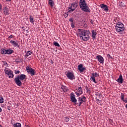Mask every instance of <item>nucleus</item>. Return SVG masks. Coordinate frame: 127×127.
<instances>
[{"label": "nucleus", "mask_w": 127, "mask_h": 127, "mask_svg": "<svg viewBox=\"0 0 127 127\" xmlns=\"http://www.w3.org/2000/svg\"><path fill=\"white\" fill-rule=\"evenodd\" d=\"M1 7H2L1 4L0 3V10H1Z\"/></svg>", "instance_id": "nucleus-48"}, {"label": "nucleus", "mask_w": 127, "mask_h": 127, "mask_svg": "<svg viewBox=\"0 0 127 127\" xmlns=\"http://www.w3.org/2000/svg\"><path fill=\"white\" fill-rule=\"evenodd\" d=\"M115 29L117 32L122 33L123 31H125L126 28H125V25L121 22H118L116 23V25L115 26Z\"/></svg>", "instance_id": "nucleus-4"}, {"label": "nucleus", "mask_w": 127, "mask_h": 127, "mask_svg": "<svg viewBox=\"0 0 127 127\" xmlns=\"http://www.w3.org/2000/svg\"><path fill=\"white\" fill-rule=\"evenodd\" d=\"M92 77H93L94 78H95L96 77H99V74L97 73H92Z\"/></svg>", "instance_id": "nucleus-26"}, {"label": "nucleus", "mask_w": 127, "mask_h": 127, "mask_svg": "<svg viewBox=\"0 0 127 127\" xmlns=\"http://www.w3.org/2000/svg\"><path fill=\"white\" fill-rule=\"evenodd\" d=\"M6 1H11V0H6Z\"/></svg>", "instance_id": "nucleus-52"}, {"label": "nucleus", "mask_w": 127, "mask_h": 127, "mask_svg": "<svg viewBox=\"0 0 127 127\" xmlns=\"http://www.w3.org/2000/svg\"><path fill=\"white\" fill-rule=\"evenodd\" d=\"M54 45H55V46H57V47H60V45L56 42H54Z\"/></svg>", "instance_id": "nucleus-27"}, {"label": "nucleus", "mask_w": 127, "mask_h": 127, "mask_svg": "<svg viewBox=\"0 0 127 127\" xmlns=\"http://www.w3.org/2000/svg\"><path fill=\"white\" fill-rule=\"evenodd\" d=\"M64 17H67L68 16V15H69V14L68 13H64Z\"/></svg>", "instance_id": "nucleus-35"}, {"label": "nucleus", "mask_w": 127, "mask_h": 127, "mask_svg": "<svg viewBox=\"0 0 127 127\" xmlns=\"http://www.w3.org/2000/svg\"><path fill=\"white\" fill-rule=\"evenodd\" d=\"M75 94L77 95V97L80 96V95L83 94V91H82V88L81 87H78V91L75 92Z\"/></svg>", "instance_id": "nucleus-12"}, {"label": "nucleus", "mask_w": 127, "mask_h": 127, "mask_svg": "<svg viewBox=\"0 0 127 127\" xmlns=\"http://www.w3.org/2000/svg\"><path fill=\"white\" fill-rule=\"evenodd\" d=\"M120 6H122V7L125 6V3L124 2H121L120 3Z\"/></svg>", "instance_id": "nucleus-34"}, {"label": "nucleus", "mask_w": 127, "mask_h": 127, "mask_svg": "<svg viewBox=\"0 0 127 127\" xmlns=\"http://www.w3.org/2000/svg\"><path fill=\"white\" fill-rule=\"evenodd\" d=\"M102 8H103L104 11H109L108 5L103 4L101 6Z\"/></svg>", "instance_id": "nucleus-17"}, {"label": "nucleus", "mask_w": 127, "mask_h": 127, "mask_svg": "<svg viewBox=\"0 0 127 127\" xmlns=\"http://www.w3.org/2000/svg\"><path fill=\"white\" fill-rule=\"evenodd\" d=\"M78 102V103H77V105H78L79 107H80L83 103H85V102H86V97H83L82 98L79 97Z\"/></svg>", "instance_id": "nucleus-8"}, {"label": "nucleus", "mask_w": 127, "mask_h": 127, "mask_svg": "<svg viewBox=\"0 0 127 127\" xmlns=\"http://www.w3.org/2000/svg\"><path fill=\"white\" fill-rule=\"evenodd\" d=\"M50 0V1H52V0Z\"/></svg>", "instance_id": "nucleus-53"}, {"label": "nucleus", "mask_w": 127, "mask_h": 127, "mask_svg": "<svg viewBox=\"0 0 127 127\" xmlns=\"http://www.w3.org/2000/svg\"><path fill=\"white\" fill-rule=\"evenodd\" d=\"M69 21L71 22V23H74V22H73L74 19H73V18H70L69 19Z\"/></svg>", "instance_id": "nucleus-33"}, {"label": "nucleus", "mask_w": 127, "mask_h": 127, "mask_svg": "<svg viewBox=\"0 0 127 127\" xmlns=\"http://www.w3.org/2000/svg\"><path fill=\"white\" fill-rule=\"evenodd\" d=\"M79 6L84 12H90L91 10L90 8L88 6V4L86 3V0H79Z\"/></svg>", "instance_id": "nucleus-2"}, {"label": "nucleus", "mask_w": 127, "mask_h": 127, "mask_svg": "<svg viewBox=\"0 0 127 127\" xmlns=\"http://www.w3.org/2000/svg\"><path fill=\"white\" fill-rule=\"evenodd\" d=\"M7 110H8V111H10V106H7Z\"/></svg>", "instance_id": "nucleus-43"}, {"label": "nucleus", "mask_w": 127, "mask_h": 127, "mask_svg": "<svg viewBox=\"0 0 127 127\" xmlns=\"http://www.w3.org/2000/svg\"><path fill=\"white\" fill-rule=\"evenodd\" d=\"M49 4L51 5L52 7H53V5H54V2L51 1L49 2Z\"/></svg>", "instance_id": "nucleus-30"}, {"label": "nucleus", "mask_w": 127, "mask_h": 127, "mask_svg": "<svg viewBox=\"0 0 127 127\" xmlns=\"http://www.w3.org/2000/svg\"><path fill=\"white\" fill-rule=\"evenodd\" d=\"M1 112H2V109L0 107V113H1Z\"/></svg>", "instance_id": "nucleus-50"}, {"label": "nucleus", "mask_w": 127, "mask_h": 127, "mask_svg": "<svg viewBox=\"0 0 127 127\" xmlns=\"http://www.w3.org/2000/svg\"><path fill=\"white\" fill-rule=\"evenodd\" d=\"M116 81L119 83V84H123V81H124V79H123V75L120 74L119 78Z\"/></svg>", "instance_id": "nucleus-15"}, {"label": "nucleus", "mask_w": 127, "mask_h": 127, "mask_svg": "<svg viewBox=\"0 0 127 127\" xmlns=\"http://www.w3.org/2000/svg\"><path fill=\"white\" fill-rule=\"evenodd\" d=\"M4 72L5 73L9 76V78H13V77H14V75H13V71L10 70H5Z\"/></svg>", "instance_id": "nucleus-9"}, {"label": "nucleus", "mask_w": 127, "mask_h": 127, "mask_svg": "<svg viewBox=\"0 0 127 127\" xmlns=\"http://www.w3.org/2000/svg\"><path fill=\"white\" fill-rule=\"evenodd\" d=\"M123 102H124V103H127V97L124 100Z\"/></svg>", "instance_id": "nucleus-40"}, {"label": "nucleus", "mask_w": 127, "mask_h": 127, "mask_svg": "<svg viewBox=\"0 0 127 127\" xmlns=\"http://www.w3.org/2000/svg\"><path fill=\"white\" fill-rule=\"evenodd\" d=\"M26 69L28 74H30L31 76H35L36 74V71L35 70V69L28 66L26 67Z\"/></svg>", "instance_id": "nucleus-6"}, {"label": "nucleus", "mask_w": 127, "mask_h": 127, "mask_svg": "<svg viewBox=\"0 0 127 127\" xmlns=\"http://www.w3.org/2000/svg\"><path fill=\"white\" fill-rule=\"evenodd\" d=\"M15 62H16V63H19V62H20L19 61V59H16L15 60Z\"/></svg>", "instance_id": "nucleus-39"}, {"label": "nucleus", "mask_w": 127, "mask_h": 127, "mask_svg": "<svg viewBox=\"0 0 127 127\" xmlns=\"http://www.w3.org/2000/svg\"><path fill=\"white\" fill-rule=\"evenodd\" d=\"M97 35V32H96L95 30H92V38L93 39H96V36Z\"/></svg>", "instance_id": "nucleus-18"}, {"label": "nucleus", "mask_w": 127, "mask_h": 127, "mask_svg": "<svg viewBox=\"0 0 127 127\" xmlns=\"http://www.w3.org/2000/svg\"><path fill=\"white\" fill-rule=\"evenodd\" d=\"M1 54H6V50L4 49H1Z\"/></svg>", "instance_id": "nucleus-25"}, {"label": "nucleus", "mask_w": 127, "mask_h": 127, "mask_svg": "<svg viewBox=\"0 0 127 127\" xmlns=\"http://www.w3.org/2000/svg\"><path fill=\"white\" fill-rule=\"evenodd\" d=\"M77 3L76 2H72L71 5H69L68 8V12H73V11H74V10H75V9H76V8H77Z\"/></svg>", "instance_id": "nucleus-5"}, {"label": "nucleus", "mask_w": 127, "mask_h": 127, "mask_svg": "<svg viewBox=\"0 0 127 127\" xmlns=\"http://www.w3.org/2000/svg\"><path fill=\"white\" fill-rule=\"evenodd\" d=\"M31 54H32V53L30 51H28L27 53H26V54L25 55V57L26 58H27V57H28L29 55H31Z\"/></svg>", "instance_id": "nucleus-24"}, {"label": "nucleus", "mask_w": 127, "mask_h": 127, "mask_svg": "<svg viewBox=\"0 0 127 127\" xmlns=\"http://www.w3.org/2000/svg\"><path fill=\"white\" fill-rule=\"evenodd\" d=\"M23 28H24V27H22V29H23V31H25V29H23Z\"/></svg>", "instance_id": "nucleus-49"}, {"label": "nucleus", "mask_w": 127, "mask_h": 127, "mask_svg": "<svg viewBox=\"0 0 127 127\" xmlns=\"http://www.w3.org/2000/svg\"><path fill=\"white\" fill-rule=\"evenodd\" d=\"M14 127H21V124L19 123H16L15 124L13 125Z\"/></svg>", "instance_id": "nucleus-23"}, {"label": "nucleus", "mask_w": 127, "mask_h": 127, "mask_svg": "<svg viewBox=\"0 0 127 127\" xmlns=\"http://www.w3.org/2000/svg\"><path fill=\"white\" fill-rule=\"evenodd\" d=\"M115 22H117V23H118V22H119V20H118V19H115Z\"/></svg>", "instance_id": "nucleus-44"}, {"label": "nucleus", "mask_w": 127, "mask_h": 127, "mask_svg": "<svg viewBox=\"0 0 127 127\" xmlns=\"http://www.w3.org/2000/svg\"><path fill=\"white\" fill-rule=\"evenodd\" d=\"M108 57H109V58H111V59H113V57L111 56V55L108 54L107 55Z\"/></svg>", "instance_id": "nucleus-41"}, {"label": "nucleus", "mask_w": 127, "mask_h": 127, "mask_svg": "<svg viewBox=\"0 0 127 127\" xmlns=\"http://www.w3.org/2000/svg\"><path fill=\"white\" fill-rule=\"evenodd\" d=\"M27 32H28V31L27 30Z\"/></svg>", "instance_id": "nucleus-54"}, {"label": "nucleus", "mask_w": 127, "mask_h": 127, "mask_svg": "<svg viewBox=\"0 0 127 127\" xmlns=\"http://www.w3.org/2000/svg\"><path fill=\"white\" fill-rule=\"evenodd\" d=\"M86 90L87 93H90V90L89 89V88H88V87H86Z\"/></svg>", "instance_id": "nucleus-38"}, {"label": "nucleus", "mask_w": 127, "mask_h": 127, "mask_svg": "<svg viewBox=\"0 0 127 127\" xmlns=\"http://www.w3.org/2000/svg\"><path fill=\"white\" fill-rule=\"evenodd\" d=\"M51 64H53V63H54V62H53V61L51 60Z\"/></svg>", "instance_id": "nucleus-51"}, {"label": "nucleus", "mask_w": 127, "mask_h": 127, "mask_svg": "<svg viewBox=\"0 0 127 127\" xmlns=\"http://www.w3.org/2000/svg\"><path fill=\"white\" fill-rule=\"evenodd\" d=\"M13 53V50L11 49L6 50V54H12Z\"/></svg>", "instance_id": "nucleus-21"}, {"label": "nucleus", "mask_w": 127, "mask_h": 127, "mask_svg": "<svg viewBox=\"0 0 127 127\" xmlns=\"http://www.w3.org/2000/svg\"><path fill=\"white\" fill-rule=\"evenodd\" d=\"M121 99L122 101H124L125 100V94H124L123 93H121Z\"/></svg>", "instance_id": "nucleus-29"}, {"label": "nucleus", "mask_w": 127, "mask_h": 127, "mask_svg": "<svg viewBox=\"0 0 127 127\" xmlns=\"http://www.w3.org/2000/svg\"><path fill=\"white\" fill-rule=\"evenodd\" d=\"M26 78V75L25 74H21L20 75H17V77L14 78V81L15 84L19 86V87H21L22 85V83L21 81H23L24 79Z\"/></svg>", "instance_id": "nucleus-3"}, {"label": "nucleus", "mask_w": 127, "mask_h": 127, "mask_svg": "<svg viewBox=\"0 0 127 127\" xmlns=\"http://www.w3.org/2000/svg\"><path fill=\"white\" fill-rule=\"evenodd\" d=\"M66 76L69 80H75V75H74V72H67Z\"/></svg>", "instance_id": "nucleus-7"}, {"label": "nucleus", "mask_w": 127, "mask_h": 127, "mask_svg": "<svg viewBox=\"0 0 127 127\" xmlns=\"http://www.w3.org/2000/svg\"><path fill=\"white\" fill-rule=\"evenodd\" d=\"M61 91L62 92H67L68 91V88L64 86H62L61 88Z\"/></svg>", "instance_id": "nucleus-20"}, {"label": "nucleus", "mask_w": 127, "mask_h": 127, "mask_svg": "<svg viewBox=\"0 0 127 127\" xmlns=\"http://www.w3.org/2000/svg\"><path fill=\"white\" fill-rule=\"evenodd\" d=\"M9 11V9L6 7H4L3 13L5 15H8V14H9V13H8Z\"/></svg>", "instance_id": "nucleus-16"}, {"label": "nucleus", "mask_w": 127, "mask_h": 127, "mask_svg": "<svg viewBox=\"0 0 127 127\" xmlns=\"http://www.w3.org/2000/svg\"><path fill=\"white\" fill-rule=\"evenodd\" d=\"M69 119L68 117H64V121L65 122H66V123H68V122L69 121Z\"/></svg>", "instance_id": "nucleus-32"}, {"label": "nucleus", "mask_w": 127, "mask_h": 127, "mask_svg": "<svg viewBox=\"0 0 127 127\" xmlns=\"http://www.w3.org/2000/svg\"><path fill=\"white\" fill-rule=\"evenodd\" d=\"M3 65H4V66H6V65H7V63H6V62H3Z\"/></svg>", "instance_id": "nucleus-36"}, {"label": "nucleus", "mask_w": 127, "mask_h": 127, "mask_svg": "<svg viewBox=\"0 0 127 127\" xmlns=\"http://www.w3.org/2000/svg\"><path fill=\"white\" fill-rule=\"evenodd\" d=\"M19 73H20V71L19 70H15V74H17Z\"/></svg>", "instance_id": "nucleus-37"}, {"label": "nucleus", "mask_w": 127, "mask_h": 127, "mask_svg": "<svg viewBox=\"0 0 127 127\" xmlns=\"http://www.w3.org/2000/svg\"><path fill=\"white\" fill-rule=\"evenodd\" d=\"M13 36L12 35H10L9 37H8V38H13Z\"/></svg>", "instance_id": "nucleus-45"}, {"label": "nucleus", "mask_w": 127, "mask_h": 127, "mask_svg": "<svg viewBox=\"0 0 127 127\" xmlns=\"http://www.w3.org/2000/svg\"><path fill=\"white\" fill-rule=\"evenodd\" d=\"M70 99L72 103H74L75 105H77V99H76V97H75V95L73 92L70 94Z\"/></svg>", "instance_id": "nucleus-10"}, {"label": "nucleus", "mask_w": 127, "mask_h": 127, "mask_svg": "<svg viewBox=\"0 0 127 127\" xmlns=\"http://www.w3.org/2000/svg\"><path fill=\"white\" fill-rule=\"evenodd\" d=\"M83 24H84V25H87V22L84 21V22H83Z\"/></svg>", "instance_id": "nucleus-46"}, {"label": "nucleus", "mask_w": 127, "mask_h": 127, "mask_svg": "<svg viewBox=\"0 0 127 127\" xmlns=\"http://www.w3.org/2000/svg\"><path fill=\"white\" fill-rule=\"evenodd\" d=\"M100 94L99 93H97L95 95L96 96V97H98L99 95H100Z\"/></svg>", "instance_id": "nucleus-47"}, {"label": "nucleus", "mask_w": 127, "mask_h": 127, "mask_svg": "<svg viewBox=\"0 0 127 127\" xmlns=\"http://www.w3.org/2000/svg\"><path fill=\"white\" fill-rule=\"evenodd\" d=\"M71 27L72 28H74V27H75V26H74V23H71Z\"/></svg>", "instance_id": "nucleus-42"}, {"label": "nucleus", "mask_w": 127, "mask_h": 127, "mask_svg": "<svg viewBox=\"0 0 127 127\" xmlns=\"http://www.w3.org/2000/svg\"><path fill=\"white\" fill-rule=\"evenodd\" d=\"M101 97H102V95H101V94H100L98 95V96L96 97L95 99H96V100L97 101V102H100V101H102L101 100Z\"/></svg>", "instance_id": "nucleus-22"}, {"label": "nucleus", "mask_w": 127, "mask_h": 127, "mask_svg": "<svg viewBox=\"0 0 127 127\" xmlns=\"http://www.w3.org/2000/svg\"><path fill=\"white\" fill-rule=\"evenodd\" d=\"M2 103H3V98L0 97V104H2Z\"/></svg>", "instance_id": "nucleus-31"}, {"label": "nucleus", "mask_w": 127, "mask_h": 127, "mask_svg": "<svg viewBox=\"0 0 127 127\" xmlns=\"http://www.w3.org/2000/svg\"><path fill=\"white\" fill-rule=\"evenodd\" d=\"M90 80H91V81H93V82H94L95 83H97V81H96V79H95V77H93V76L91 77Z\"/></svg>", "instance_id": "nucleus-28"}, {"label": "nucleus", "mask_w": 127, "mask_h": 127, "mask_svg": "<svg viewBox=\"0 0 127 127\" xmlns=\"http://www.w3.org/2000/svg\"><path fill=\"white\" fill-rule=\"evenodd\" d=\"M78 31L79 32L78 34L80 36V39L83 40V41H87L90 40V34H91V32L88 30H83L81 29H78Z\"/></svg>", "instance_id": "nucleus-1"}, {"label": "nucleus", "mask_w": 127, "mask_h": 127, "mask_svg": "<svg viewBox=\"0 0 127 127\" xmlns=\"http://www.w3.org/2000/svg\"><path fill=\"white\" fill-rule=\"evenodd\" d=\"M78 69L80 72H84V70H86V68L83 67V64H80L78 66Z\"/></svg>", "instance_id": "nucleus-14"}, {"label": "nucleus", "mask_w": 127, "mask_h": 127, "mask_svg": "<svg viewBox=\"0 0 127 127\" xmlns=\"http://www.w3.org/2000/svg\"><path fill=\"white\" fill-rule=\"evenodd\" d=\"M10 43L12 44L13 46H15V47H19V45H18V42L17 41L11 40L10 41Z\"/></svg>", "instance_id": "nucleus-11"}, {"label": "nucleus", "mask_w": 127, "mask_h": 127, "mask_svg": "<svg viewBox=\"0 0 127 127\" xmlns=\"http://www.w3.org/2000/svg\"><path fill=\"white\" fill-rule=\"evenodd\" d=\"M96 58L98 59L99 62L100 64L104 63V58H103V57H102V56H97L96 57Z\"/></svg>", "instance_id": "nucleus-13"}, {"label": "nucleus", "mask_w": 127, "mask_h": 127, "mask_svg": "<svg viewBox=\"0 0 127 127\" xmlns=\"http://www.w3.org/2000/svg\"><path fill=\"white\" fill-rule=\"evenodd\" d=\"M29 20L31 23H32V24H34V21H35V19L33 18V16L30 15L29 16Z\"/></svg>", "instance_id": "nucleus-19"}]
</instances>
